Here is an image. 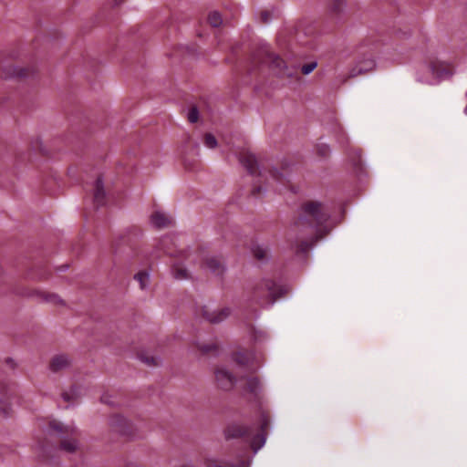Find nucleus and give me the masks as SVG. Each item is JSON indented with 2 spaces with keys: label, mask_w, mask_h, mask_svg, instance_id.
Wrapping results in <instances>:
<instances>
[{
  "label": "nucleus",
  "mask_w": 467,
  "mask_h": 467,
  "mask_svg": "<svg viewBox=\"0 0 467 467\" xmlns=\"http://www.w3.org/2000/svg\"><path fill=\"white\" fill-rule=\"evenodd\" d=\"M268 425V418L262 415L256 425L244 426L241 424H233L232 426H229L226 430V436L228 438H250L251 447L254 450V452L256 453L265 443Z\"/></svg>",
  "instance_id": "obj_2"
},
{
  "label": "nucleus",
  "mask_w": 467,
  "mask_h": 467,
  "mask_svg": "<svg viewBox=\"0 0 467 467\" xmlns=\"http://www.w3.org/2000/svg\"><path fill=\"white\" fill-rule=\"evenodd\" d=\"M47 431L61 438L60 448L63 451L72 453L79 449V442L76 438L78 431L75 426L54 420L49 422Z\"/></svg>",
  "instance_id": "obj_4"
},
{
  "label": "nucleus",
  "mask_w": 467,
  "mask_h": 467,
  "mask_svg": "<svg viewBox=\"0 0 467 467\" xmlns=\"http://www.w3.org/2000/svg\"><path fill=\"white\" fill-rule=\"evenodd\" d=\"M18 75H19V76H22V77H23V76H25V74H24V73H22V72H19V73H18Z\"/></svg>",
  "instance_id": "obj_36"
},
{
  "label": "nucleus",
  "mask_w": 467,
  "mask_h": 467,
  "mask_svg": "<svg viewBox=\"0 0 467 467\" xmlns=\"http://www.w3.org/2000/svg\"><path fill=\"white\" fill-rule=\"evenodd\" d=\"M173 276L178 280H184L190 277L189 272L181 265H175L172 267Z\"/></svg>",
  "instance_id": "obj_18"
},
{
  "label": "nucleus",
  "mask_w": 467,
  "mask_h": 467,
  "mask_svg": "<svg viewBox=\"0 0 467 467\" xmlns=\"http://www.w3.org/2000/svg\"><path fill=\"white\" fill-rule=\"evenodd\" d=\"M168 241H169V239L165 238V239L162 240V244H165Z\"/></svg>",
  "instance_id": "obj_34"
},
{
  "label": "nucleus",
  "mask_w": 467,
  "mask_h": 467,
  "mask_svg": "<svg viewBox=\"0 0 467 467\" xmlns=\"http://www.w3.org/2000/svg\"><path fill=\"white\" fill-rule=\"evenodd\" d=\"M254 256L258 260H265L267 258L269 251L263 245H255L253 248Z\"/></svg>",
  "instance_id": "obj_19"
},
{
  "label": "nucleus",
  "mask_w": 467,
  "mask_h": 467,
  "mask_svg": "<svg viewBox=\"0 0 467 467\" xmlns=\"http://www.w3.org/2000/svg\"><path fill=\"white\" fill-rule=\"evenodd\" d=\"M140 359L149 366H159L161 360L158 357L142 356Z\"/></svg>",
  "instance_id": "obj_24"
},
{
  "label": "nucleus",
  "mask_w": 467,
  "mask_h": 467,
  "mask_svg": "<svg viewBox=\"0 0 467 467\" xmlns=\"http://www.w3.org/2000/svg\"><path fill=\"white\" fill-rule=\"evenodd\" d=\"M34 147L36 150L40 151L45 155L48 153L47 150L44 147L43 141L39 139L35 140Z\"/></svg>",
  "instance_id": "obj_29"
},
{
  "label": "nucleus",
  "mask_w": 467,
  "mask_h": 467,
  "mask_svg": "<svg viewBox=\"0 0 467 467\" xmlns=\"http://www.w3.org/2000/svg\"><path fill=\"white\" fill-rule=\"evenodd\" d=\"M284 294V289L272 280H264L253 290V297L262 306L273 305Z\"/></svg>",
  "instance_id": "obj_5"
},
{
  "label": "nucleus",
  "mask_w": 467,
  "mask_h": 467,
  "mask_svg": "<svg viewBox=\"0 0 467 467\" xmlns=\"http://www.w3.org/2000/svg\"><path fill=\"white\" fill-rule=\"evenodd\" d=\"M208 21L210 25L213 27H218L223 24V19L221 15L218 12H212L208 16Z\"/></svg>",
  "instance_id": "obj_21"
},
{
  "label": "nucleus",
  "mask_w": 467,
  "mask_h": 467,
  "mask_svg": "<svg viewBox=\"0 0 467 467\" xmlns=\"http://www.w3.org/2000/svg\"><path fill=\"white\" fill-rule=\"evenodd\" d=\"M100 400H101V403L105 406H109V407L120 406V404L116 401V398L109 393H104L101 396Z\"/></svg>",
  "instance_id": "obj_20"
},
{
  "label": "nucleus",
  "mask_w": 467,
  "mask_h": 467,
  "mask_svg": "<svg viewBox=\"0 0 467 467\" xmlns=\"http://www.w3.org/2000/svg\"><path fill=\"white\" fill-rule=\"evenodd\" d=\"M204 145L209 148V149H214L217 147V140L216 138L211 134V133H207L204 135Z\"/></svg>",
  "instance_id": "obj_23"
},
{
  "label": "nucleus",
  "mask_w": 467,
  "mask_h": 467,
  "mask_svg": "<svg viewBox=\"0 0 467 467\" xmlns=\"http://www.w3.org/2000/svg\"><path fill=\"white\" fill-rule=\"evenodd\" d=\"M240 161L243 166L251 174H255L258 169V162L255 156L250 152H244L241 155Z\"/></svg>",
  "instance_id": "obj_12"
},
{
  "label": "nucleus",
  "mask_w": 467,
  "mask_h": 467,
  "mask_svg": "<svg viewBox=\"0 0 467 467\" xmlns=\"http://www.w3.org/2000/svg\"><path fill=\"white\" fill-rule=\"evenodd\" d=\"M203 464L205 467H246L245 462H242L239 465L236 466L234 464L226 463L223 461L214 457L205 458Z\"/></svg>",
  "instance_id": "obj_14"
},
{
  "label": "nucleus",
  "mask_w": 467,
  "mask_h": 467,
  "mask_svg": "<svg viewBox=\"0 0 467 467\" xmlns=\"http://www.w3.org/2000/svg\"><path fill=\"white\" fill-rule=\"evenodd\" d=\"M167 254H169L170 255H175L171 251H166Z\"/></svg>",
  "instance_id": "obj_35"
},
{
  "label": "nucleus",
  "mask_w": 467,
  "mask_h": 467,
  "mask_svg": "<svg viewBox=\"0 0 467 467\" xmlns=\"http://www.w3.org/2000/svg\"><path fill=\"white\" fill-rule=\"evenodd\" d=\"M45 300L50 303H53L55 305H61L63 304V300L56 294H49L47 295L45 297Z\"/></svg>",
  "instance_id": "obj_27"
},
{
  "label": "nucleus",
  "mask_w": 467,
  "mask_h": 467,
  "mask_svg": "<svg viewBox=\"0 0 467 467\" xmlns=\"http://www.w3.org/2000/svg\"><path fill=\"white\" fill-rule=\"evenodd\" d=\"M71 365V359L65 354H58L52 358L50 361V369L53 372H59L67 369Z\"/></svg>",
  "instance_id": "obj_10"
},
{
  "label": "nucleus",
  "mask_w": 467,
  "mask_h": 467,
  "mask_svg": "<svg viewBox=\"0 0 467 467\" xmlns=\"http://www.w3.org/2000/svg\"><path fill=\"white\" fill-rule=\"evenodd\" d=\"M245 389L253 393L257 394L262 389V384L258 378L256 377H250L245 379Z\"/></svg>",
  "instance_id": "obj_16"
},
{
  "label": "nucleus",
  "mask_w": 467,
  "mask_h": 467,
  "mask_svg": "<svg viewBox=\"0 0 467 467\" xmlns=\"http://www.w3.org/2000/svg\"><path fill=\"white\" fill-rule=\"evenodd\" d=\"M62 397L65 400L68 401L70 400V397L67 393H63Z\"/></svg>",
  "instance_id": "obj_33"
},
{
  "label": "nucleus",
  "mask_w": 467,
  "mask_h": 467,
  "mask_svg": "<svg viewBox=\"0 0 467 467\" xmlns=\"http://www.w3.org/2000/svg\"><path fill=\"white\" fill-rule=\"evenodd\" d=\"M215 378L220 388L230 389L235 382L234 377L225 368H218L215 371Z\"/></svg>",
  "instance_id": "obj_9"
},
{
  "label": "nucleus",
  "mask_w": 467,
  "mask_h": 467,
  "mask_svg": "<svg viewBox=\"0 0 467 467\" xmlns=\"http://www.w3.org/2000/svg\"><path fill=\"white\" fill-rule=\"evenodd\" d=\"M188 120L191 123H195L199 119V111L196 108H192L187 115Z\"/></svg>",
  "instance_id": "obj_26"
},
{
  "label": "nucleus",
  "mask_w": 467,
  "mask_h": 467,
  "mask_svg": "<svg viewBox=\"0 0 467 467\" xmlns=\"http://www.w3.org/2000/svg\"><path fill=\"white\" fill-rule=\"evenodd\" d=\"M105 196H106V193L104 191L103 182L100 178H99L96 181L95 186H94V202L98 205H102L105 201Z\"/></svg>",
  "instance_id": "obj_15"
},
{
  "label": "nucleus",
  "mask_w": 467,
  "mask_h": 467,
  "mask_svg": "<svg viewBox=\"0 0 467 467\" xmlns=\"http://www.w3.org/2000/svg\"><path fill=\"white\" fill-rule=\"evenodd\" d=\"M376 68V61L372 57H366L359 60L356 66L349 71L348 77L355 78L359 75L367 74Z\"/></svg>",
  "instance_id": "obj_6"
},
{
  "label": "nucleus",
  "mask_w": 467,
  "mask_h": 467,
  "mask_svg": "<svg viewBox=\"0 0 467 467\" xmlns=\"http://www.w3.org/2000/svg\"><path fill=\"white\" fill-rule=\"evenodd\" d=\"M453 72L454 69L451 64L439 59H430L420 67L418 72V80L420 82L429 83L431 78H445L451 77Z\"/></svg>",
  "instance_id": "obj_3"
},
{
  "label": "nucleus",
  "mask_w": 467,
  "mask_h": 467,
  "mask_svg": "<svg viewBox=\"0 0 467 467\" xmlns=\"http://www.w3.org/2000/svg\"><path fill=\"white\" fill-rule=\"evenodd\" d=\"M14 398L13 393H11L5 387H2L0 389V406L9 407L12 406V400Z\"/></svg>",
  "instance_id": "obj_17"
},
{
  "label": "nucleus",
  "mask_w": 467,
  "mask_h": 467,
  "mask_svg": "<svg viewBox=\"0 0 467 467\" xmlns=\"http://www.w3.org/2000/svg\"><path fill=\"white\" fill-rule=\"evenodd\" d=\"M330 150L327 145H321L318 147V153L322 156H327L329 153Z\"/></svg>",
  "instance_id": "obj_30"
},
{
  "label": "nucleus",
  "mask_w": 467,
  "mask_h": 467,
  "mask_svg": "<svg viewBox=\"0 0 467 467\" xmlns=\"http://www.w3.org/2000/svg\"><path fill=\"white\" fill-rule=\"evenodd\" d=\"M135 279L140 283L141 289L147 287L150 281V275L146 272H140L135 275Z\"/></svg>",
  "instance_id": "obj_22"
},
{
  "label": "nucleus",
  "mask_w": 467,
  "mask_h": 467,
  "mask_svg": "<svg viewBox=\"0 0 467 467\" xmlns=\"http://www.w3.org/2000/svg\"><path fill=\"white\" fill-rule=\"evenodd\" d=\"M202 267L206 271L211 272L214 275H222L224 273V265L223 262L213 255H207L202 262Z\"/></svg>",
  "instance_id": "obj_8"
},
{
  "label": "nucleus",
  "mask_w": 467,
  "mask_h": 467,
  "mask_svg": "<svg viewBox=\"0 0 467 467\" xmlns=\"http://www.w3.org/2000/svg\"><path fill=\"white\" fill-rule=\"evenodd\" d=\"M265 59L264 62L269 64L272 67L282 71L285 67V61L280 58L277 55L274 54L269 50L268 47H265Z\"/></svg>",
  "instance_id": "obj_13"
},
{
  "label": "nucleus",
  "mask_w": 467,
  "mask_h": 467,
  "mask_svg": "<svg viewBox=\"0 0 467 467\" xmlns=\"http://www.w3.org/2000/svg\"><path fill=\"white\" fill-rule=\"evenodd\" d=\"M261 20L264 23H267L270 20V15L266 11L262 12L261 13Z\"/></svg>",
  "instance_id": "obj_32"
},
{
  "label": "nucleus",
  "mask_w": 467,
  "mask_h": 467,
  "mask_svg": "<svg viewBox=\"0 0 467 467\" xmlns=\"http://www.w3.org/2000/svg\"><path fill=\"white\" fill-rule=\"evenodd\" d=\"M317 66V62H311L302 67L301 71L304 75L310 74Z\"/></svg>",
  "instance_id": "obj_28"
},
{
  "label": "nucleus",
  "mask_w": 467,
  "mask_h": 467,
  "mask_svg": "<svg viewBox=\"0 0 467 467\" xmlns=\"http://www.w3.org/2000/svg\"><path fill=\"white\" fill-rule=\"evenodd\" d=\"M344 5L345 3L343 0H335L333 2V8L337 11H339Z\"/></svg>",
  "instance_id": "obj_31"
},
{
  "label": "nucleus",
  "mask_w": 467,
  "mask_h": 467,
  "mask_svg": "<svg viewBox=\"0 0 467 467\" xmlns=\"http://www.w3.org/2000/svg\"><path fill=\"white\" fill-rule=\"evenodd\" d=\"M330 217L327 206L318 201H309L301 207L298 218L289 230V240L296 243L298 250L305 251L313 242L316 227L326 223Z\"/></svg>",
  "instance_id": "obj_1"
},
{
  "label": "nucleus",
  "mask_w": 467,
  "mask_h": 467,
  "mask_svg": "<svg viewBox=\"0 0 467 467\" xmlns=\"http://www.w3.org/2000/svg\"><path fill=\"white\" fill-rule=\"evenodd\" d=\"M231 311L228 307L218 308L211 310L208 307H204L202 310L203 317L210 323L218 324L225 320Z\"/></svg>",
  "instance_id": "obj_7"
},
{
  "label": "nucleus",
  "mask_w": 467,
  "mask_h": 467,
  "mask_svg": "<svg viewBox=\"0 0 467 467\" xmlns=\"http://www.w3.org/2000/svg\"><path fill=\"white\" fill-rule=\"evenodd\" d=\"M250 358L251 355L246 353L238 352L234 355L235 361L242 365L247 364Z\"/></svg>",
  "instance_id": "obj_25"
},
{
  "label": "nucleus",
  "mask_w": 467,
  "mask_h": 467,
  "mask_svg": "<svg viewBox=\"0 0 467 467\" xmlns=\"http://www.w3.org/2000/svg\"><path fill=\"white\" fill-rule=\"evenodd\" d=\"M151 224L159 229L168 227L171 224V218L165 213L156 211L150 216Z\"/></svg>",
  "instance_id": "obj_11"
}]
</instances>
